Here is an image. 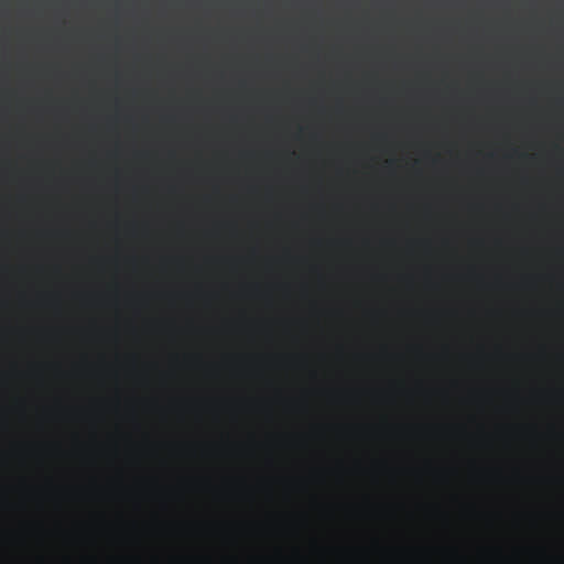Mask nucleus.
<instances>
[{
  "instance_id": "obj_1",
  "label": "nucleus",
  "mask_w": 564,
  "mask_h": 564,
  "mask_svg": "<svg viewBox=\"0 0 564 564\" xmlns=\"http://www.w3.org/2000/svg\"><path fill=\"white\" fill-rule=\"evenodd\" d=\"M53 6L55 7V10H56V11H62V7H63V6H62V3H59V2H57V1H55V2L53 3Z\"/></svg>"
},
{
  "instance_id": "obj_2",
  "label": "nucleus",
  "mask_w": 564,
  "mask_h": 564,
  "mask_svg": "<svg viewBox=\"0 0 564 564\" xmlns=\"http://www.w3.org/2000/svg\"><path fill=\"white\" fill-rule=\"evenodd\" d=\"M113 9H115L116 13H119L120 12V3L116 2L115 6H113Z\"/></svg>"
},
{
  "instance_id": "obj_3",
  "label": "nucleus",
  "mask_w": 564,
  "mask_h": 564,
  "mask_svg": "<svg viewBox=\"0 0 564 564\" xmlns=\"http://www.w3.org/2000/svg\"><path fill=\"white\" fill-rule=\"evenodd\" d=\"M0 11H2V6H0Z\"/></svg>"
}]
</instances>
